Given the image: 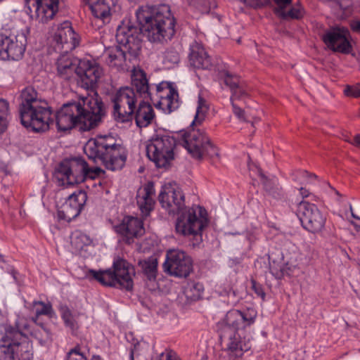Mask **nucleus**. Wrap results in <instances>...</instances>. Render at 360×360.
<instances>
[{
  "label": "nucleus",
  "mask_w": 360,
  "mask_h": 360,
  "mask_svg": "<svg viewBox=\"0 0 360 360\" xmlns=\"http://www.w3.org/2000/svg\"><path fill=\"white\" fill-rule=\"evenodd\" d=\"M105 115V109L97 93L83 97L78 101L63 105L56 112V122L58 131H65L78 127L81 131L96 127Z\"/></svg>",
  "instance_id": "nucleus-1"
},
{
  "label": "nucleus",
  "mask_w": 360,
  "mask_h": 360,
  "mask_svg": "<svg viewBox=\"0 0 360 360\" xmlns=\"http://www.w3.org/2000/svg\"><path fill=\"white\" fill-rule=\"evenodd\" d=\"M136 15L140 30L150 42L164 44L174 37L176 20L168 5L142 6Z\"/></svg>",
  "instance_id": "nucleus-2"
},
{
  "label": "nucleus",
  "mask_w": 360,
  "mask_h": 360,
  "mask_svg": "<svg viewBox=\"0 0 360 360\" xmlns=\"http://www.w3.org/2000/svg\"><path fill=\"white\" fill-rule=\"evenodd\" d=\"M139 30L130 22H122L118 26L116 40L119 44L105 51V63L118 71L130 68V64L136 60L141 49Z\"/></svg>",
  "instance_id": "nucleus-3"
},
{
  "label": "nucleus",
  "mask_w": 360,
  "mask_h": 360,
  "mask_svg": "<svg viewBox=\"0 0 360 360\" xmlns=\"http://www.w3.org/2000/svg\"><path fill=\"white\" fill-rule=\"evenodd\" d=\"M19 113L21 123L34 131H45L51 122V110L48 103L40 98L31 86L23 89L20 95Z\"/></svg>",
  "instance_id": "nucleus-4"
},
{
  "label": "nucleus",
  "mask_w": 360,
  "mask_h": 360,
  "mask_svg": "<svg viewBox=\"0 0 360 360\" xmlns=\"http://www.w3.org/2000/svg\"><path fill=\"white\" fill-rule=\"evenodd\" d=\"M84 151L89 159L95 162L99 160L106 169L112 171L122 169L127 160L124 148L111 134L97 135L89 139Z\"/></svg>",
  "instance_id": "nucleus-5"
},
{
  "label": "nucleus",
  "mask_w": 360,
  "mask_h": 360,
  "mask_svg": "<svg viewBox=\"0 0 360 360\" xmlns=\"http://www.w3.org/2000/svg\"><path fill=\"white\" fill-rule=\"evenodd\" d=\"M131 77L132 86L144 99L149 98L153 103L158 99L157 103H155V106L168 112L179 108L180 105L179 94L170 84H166L165 86H162L161 84L157 85L155 94H154L151 91L146 74L143 70L134 68Z\"/></svg>",
  "instance_id": "nucleus-6"
},
{
  "label": "nucleus",
  "mask_w": 360,
  "mask_h": 360,
  "mask_svg": "<svg viewBox=\"0 0 360 360\" xmlns=\"http://www.w3.org/2000/svg\"><path fill=\"white\" fill-rule=\"evenodd\" d=\"M26 321L18 319L15 326H6L0 337V360H32L30 344L25 340Z\"/></svg>",
  "instance_id": "nucleus-7"
},
{
  "label": "nucleus",
  "mask_w": 360,
  "mask_h": 360,
  "mask_svg": "<svg viewBox=\"0 0 360 360\" xmlns=\"http://www.w3.org/2000/svg\"><path fill=\"white\" fill-rule=\"evenodd\" d=\"M103 172L101 168L90 169L82 158L62 161L56 172V176L62 184L75 185L83 182L86 176L94 178Z\"/></svg>",
  "instance_id": "nucleus-8"
},
{
  "label": "nucleus",
  "mask_w": 360,
  "mask_h": 360,
  "mask_svg": "<svg viewBox=\"0 0 360 360\" xmlns=\"http://www.w3.org/2000/svg\"><path fill=\"white\" fill-rule=\"evenodd\" d=\"M176 148V139L168 134H157L146 145V154L156 167L167 168L174 160Z\"/></svg>",
  "instance_id": "nucleus-9"
},
{
  "label": "nucleus",
  "mask_w": 360,
  "mask_h": 360,
  "mask_svg": "<svg viewBox=\"0 0 360 360\" xmlns=\"http://www.w3.org/2000/svg\"><path fill=\"white\" fill-rule=\"evenodd\" d=\"M183 146L192 158L202 160L219 157L218 148L204 131L192 129L182 135Z\"/></svg>",
  "instance_id": "nucleus-10"
},
{
  "label": "nucleus",
  "mask_w": 360,
  "mask_h": 360,
  "mask_svg": "<svg viewBox=\"0 0 360 360\" xmlns=\"http://www.w3.org/2000/svg\"><path fill=\"white\" fill-rule=\"evenodd\" d=\"M179 215L176 222V231L183 236H200V232L207 225L206 214L202 207L184 208L179 212Z\"/></svg>",
  "instance_id": "nucleus-11"
},
{
  "label": "nucleus",
  "mask_w": 360,
  "mask_h": 360,
  "mask_svg": "<svg viewBox=\"0 0 360 360\" xmlns=\"http://www.w3.org/2000/svg\"><path fill=\"white\" fill-rule=\"evenodd\" d=\"M111 101L116 120L125 122L133 119L137 103L136 95L133 88L121 87L112 95Z\"/></svg>",
  "instance_id": "nucleus-12"
},
{
  "label": "nucleus",
  "mask_w": 360,
  "mask_h": 360,
  "mask_svg": "<svg viewBox=\"0 0 360 360\" xmlns=\"http://www.w3.org/2000/svg\"><path fill=\"white\" fill-rule=\"evenodd\" d=\"M243 334L228 333L226 330L219 333L220 340L224 346L219 356L220 360H238L250 349L249 340L242 336Z\"/></svg>",
  "instance_id": "nucleus-13"
},
{
  "label": "nucleus",
  "mask_w": 360,
  "mask_h": 360,
  "mask_svg": "<svg viewBox=\"0 0 360 360\" xmlns=\"http://www.w3.org/2000/svg\"><path fill=\"white\" fill-rule=\"evenodd\" d=\"M257 312L254 309H248L244 311L237 309L229 311L224 319L219 323V333L224 330L228 333H243V330L255 323Z\"/></svg>",
  "instance_id": "nucleus-14"
},
{
  "label": "nucleus",
  "mask_w": 360,
  "mask_h": 360,
  "mask_svg": "<svg viewBox=\"0 0 360 360\" xmlns=\"http://www.w3.org/2000/svg\"><path fill=\"white\" fill-rule=\"evenodd\" d=\"M27 39L20 32L14 30L0 36V57L3 60L20 59L25 51Z\"/></svg>",
  "instance_id": "nucleus-15"
},
{
  "label": "nucleus",
  "mask_w": 360,
  "mask_h": 360,
  "mask_svg": "<svg viewBox=\"0 0 360 360\" xmlns=\"http://www.w3.org/2000/svg\"><path fill=\"white\" fill-rule=\"evenodd\" d=\"M297 215L303 228L309 232L318 233L323 230L326 217L316 205L301 200L297 205Z\"/></svg>",
  "instance_id": "nucleus-16"
},
{
  "label": "nucleus",
  "mask_w": 360,
  "mask_h": 360,
  "mask_svg": "<svg viewBox=\"0 0 360 360\" xmlns=\"http://www.w3.org/2000/svg\"><path fill=\"white\" fill-rule=\"evenodd\" d=\"M164 271L176 277H187L193 270L191 258L184 251L171 250L163 264Z\"/></svg>",
  "instance_id": "nucleus-17"
},
{
  "label": "nucleus",
  "mask_w": 360,
  "mask_h": 360,
  "mask_svg": "<svg viewBox=\"0 0 360 360\" xmlns=\"http://www.w3.org/2000/svg\"><path fill=\"white\" fill-rule=\"evenodd\" d=\"M53 41L56 51L64 53L75 49L79 44L77 34L69 21H65L57 27L53 35Z\"/></svg>",
  "instance_id": "nucleus-18"
},
{
  "label": "nucleus",
  "mask_w": 360,
  "mask_h": 360,
  "mask_svg": "<svg viewBox=\"0 0 360 360\" xmlns=\"http://www.w3.org/2000/svg\"><path fill=\"white\" fill-rule=\"evenodd\" d=\"M349 31L344 27H332L322 37L323 41L330 49L342 53L351 52L352 45L349 41Z\"/></svg>",
  "instance_id": "nucleus-19"
},
{
  "label": "nucleus",
  "mask_w": 360,
  "mask_h": 360,
  "mask_svg": "<svg viewBox=\"0 0 360 360\" xmlns=\"http://www.w3.org/2000/svg\"><path fill=\"white\" fill-rule=\"evenodd\" d=\"M76 75L82 88L94 89L103 75V69L96 63L81 60L76 68Z\"/></svg>",
  "instance_id": "nucleus-20"
},
{
  "label": "nucleus",
  "mask_w": 360,
  "mask_h": 360,
  "mask_svg": "<svg viewBox=\"0 0 360 360\" xmlns=\"http://www.w3.org/2000/svg\"><path fill=\"white\" fill-rule=\"evenodd\" d=\"M86 199L85 191L79 190L74 192L58 209V218L70 221L77 217L85 205Z\"/></svg>",
  "instance_id": "nucleus-21"
},
{
  "label": "nucleus",
  "mask_w": 360,
  "mask_h": 360,
  "mask_svg": "<svg viewBox=\"0 0 360 360\" xmlns=\"http://www.w3.org/2000/svg\"><path fill=\"white\" fill-rule=\"evenodd\" d=\"M158 200L169 213H176L184 207L185 196L179 188L167 187L160 192Z\"/></svg>",
  "instance_id": "nucleus-22"
},
{
  "label": "nucleus",
  "mask_w": 360,
  "mask_h": 360,
  "mask_svg": "<svg viewBox=\"0 0 360 360\" xmlns=\"http://www.w3.org/2000/svg\"><path fill=\"white\" fill-rule=\"evenodd\" d=\"M115 231L127 243L134 242V239L143 235L145 230L143 223L138 218L125 217L122 222L115 226Z\"/></svg>",
  "instance_id": "nucleus-23"
},
{
  "label": "nucleus",
  "mask_w": 360,
  "mask_h": 360,
  "mask_svg": "<svg viewBox=\"0 0 360 360\" xmlns=\"http://www.w3.org/2000/svg\"><path fill=\"white\" fill-rule=\"evenodd\" d=\"M113 269L117 285L131 290L134 286L132 277L135 275L134 266L125 259L119 258L113 262Z\"/></svg>",
  "instance_id": "nucleus-24"
},
{
  "label": "nucleus",
  "mask_w": 360,
  "mask_h": 360,
  "mask_svg": "<svg viewBox=\"0 0 360 360\" xmlns=\"http://www.w3.org/2000/svg\"><path fill=\"white\" fill-rule=\"evenodd\" d=\"M32 1L35 17L42 23L52 19L58 10V0H25L27 4Z\"/></svg>",
  "instance_id": "nucleus-25"
},
{
  "label": "nucleus",
  "mask_w": 360,
  "mask_h": 360,
  "mask_svg": "<svg viewBox=\"0 0 360 360\" xmlns=\"http://www.w3.org/2000/svg\"><path fill=\"white\" fill-rule=\"evenodd\" d=\"M154 184L149 181L141 187L136 195L137 205L143 215L147 217L153 210L155 201Z\"/></svg>",
  "instance_id": "nucleus-26"
},
{
  "label": "nucleus",
  "mask_w": 360,
  "mask_h": 360,
  "mask_svg": "<svg viewBox=\"0 0 360 360\" xmlns=\"http://www.w3.org/2000/svg\"><path fill=\"white\" fill-rule=\"evenodd\" d=\"M189 62L191 66L198 69L209 70L212 66L211 58L204 47L197 43L191 47Z\"/></svg>",
  "instance_id": "nucleus-27"
},
{
  "label": "nucleus",
  "mask_w": 360,
  "mask_h": 360,
  "mask_svg": "<svg viewBox=\"0 0 360 360\" xmlns=\"http://www.w3.org/2000/svg\"><path fill=\"white\" fill-rule=\"evenodd\" d=\"M134 117L136 125L139 128H143L151 124L155 117V112L150 104L142 101L139 103L136 111H134Z\"/></svg>",
  "instance_id": "nucleus-28"
},
{
  "label": "nucleus",
  "mask_w": 360,
  "mask_h": 360,
  "mask_svg": "<svg viewBox=\"0 0 360 360\" xmlns=\"http://www.w3.org/2000/svg\"><path fill=\"white\" fill-rule=\"evenodd\" d=\"M56 64L58 74L61 78L69 80L76 74L77 68L68 53L61 54Z\"/></svg>",
  "instance_id": "nucleus-29"
},
{
  "label": "nucleus",
  "mask_w": 360,
  "mask_h": 360,
  "mask_svg": "<svg viewBox=\"0 0 360 360\" xmlns=\"http://www.w3.org/2000/svg\"><path fill=\"white\" fill-rule=\"evenodd\" d=\"M88 4L93 15L101 19L104 22L109 21L110 17V8L105 0H83Z\"/></svg>",
  "instance_id": "nucleus-30"
},
{
  "label": "nucleus",
  "mask_w": 360,
  "mask_h": 360,
  "mask_svg": "<svg viewBox=\"0 0 360 360\" xmlns=\"http://www.w3.org/2000/svg\"><path fill=\"white\" fill-rule=\"evenodd\" d=\"M204 288L203 285L194 281H190L184 287V293L187 300L195 301L199 300L202 297Z\"/></svg>",
  "instance_id": "nucleus-31"
},
{
  "label": "nucleus",
  "mask_w": 360,
  "mask_h": 360,
  "mask_svg": "<svg viewBox=\"0 0 360 360\" xmlns=\"http://www.w3.org/2000/svg\"><path fill=\"white\" fill-rule=\"evenodd\" d=\"M90 274L98 281L101 284L105 286H117L116 279H115V274L110 269L105 271L90 270Z\"/></svg>",
  "instance_id": "nucleus-32"
},
{
  "label": "nucleus",
  "mask_w": 360,
  "mask_h": 360,
  "mask_svg": "<svg viewBox=\"0 0 360 360\" xmlns=\"http://www.w3.org/2000/svg\"><path fill=\"white\" fill-rule=\"evenodd\" d=\"M92 243V238L81 231H75L71 238L72 246L78 251L83 250L86 246L91 245Z\"/></svg>",
  "instance_id": "nucleus-33"
},
{
  "label": "nucleus",
  "mask_w": 360,
  "mask_h": 360,
  "mask_svg": "<svg viewBox=\"0 0 360 360\" xmlns=\"http://www.w3.org/2000/svg\"><path fill=\"white\" fill-rule=\"evenodd\" d=\"M139 266L149 279L156 277L158 267V259L156 258L150 257L147 259L139 261Z\"/></svg>",
  "instance_id": "nucleus-34"
},
{
  "label": "nucleus",
  "mask_w": 360,
  "mask_h": 360,
  "mask_svg": "<svg viewBox=\"0 0 360 360\" xmlns=\"http://www.w3.org/2000/svg\"><path fill=\"white\" fill-rule=\"evenodd\" d=\"M352 0H335L332 6L335 13L340 18H345L352 12Z\"/></svg>",
  "instance_id": "nucleus-35"
},
{
  "label": "nucleus",
  "mask_w": 360,
  "mask_h": 360,
  "mask_svg": "<svg viewBox=\"0 0 360 360\" xmlns=\"http://www.w3.org/2000/svg\"><path fill=\"white\" fill-rule=\"evenodd\" d=\"M304 13V11L302 8L300 6H295L288 10H286V8L283 10L280 9V13L278 15L284 20H298L303 17Z\"/></svg>",
  "instance_id": "nucleus-36"
},
{
  "label": "nucleus",
  "mask_w": 360,
  "mask_h": 360,
  "mask_svg": "<svg viewBox=\"0 0 360 360\" xmlns=\"http://www.w3.org/2000/svg\"><path fill=\"white\" fill-rule=\"evenodd\" d=\"M30 335L38 340L41 345H45L51 341L50 333L43 327H37L33 329Z\"/></svg>",
  "instance_id": "nucleus-37"
},
{
  "label": "nucleus",
  "mask_w": 360,
  "mask_h": 360,
  "mask_svg": "<svg viewBox=\"0 0 360 360\" xmlns=\"http://www.w3.org/2000/svg\"><path fill=\"white\" fill-rule=\"evenodd\" d=\"M221 75L224 77L225 84L230 88L231 92H233V96H238V92L235 89L241 84L240 79L227 71L223 72Z\"/></svg>",
  "instance_id": "nucleus-38"
},
{
  "label": "nucleus",
  "mask_w": 360,
  "mask_h": 360,
  "mask_svg": "<svg viewBox=\"0 0 360 360\" xmlns=\"http://www.w3.org/2000/svg\"><path fill=\"white\" fill-rule=\"evenodd\" d=\"M32 310L35 313L36 318L33 319L34 322L37 318L41 315H49L52 312V307L51 304H45L43 302H34L32 304Z\"/></svg>",
  "instance_id": "nucleus-39"
},
{
  "label": "nucleus",
  "mask_w": 360,
  "mask_h": 360,
  "mask_svg": "<svg viewBox=\"0 0 360 360\" xmlns=\"http://www.w3.org/2000/svg\"><path fill=\"white\" fill-rule=\"evenodd\" d=\"M198 104L195 116L194 123H201L205 117L206 113L209 110V107L206 103V101L200 96H198Z\"/></svg>",
  "instance_id": "nucleus-40"
},
{
  "label": "nucleus",
  "mask_w": 360,
  "mask_h": 360,
  "mask_svg": "<svg viewBox=\"0 0 360 360\" xmlns=\"http://www.w3.org/2000/svg\"><path fill=\"white\" fill-rule=\"evenodd\" d=\"M179 61V54L174 48H169L163 53L164 64L171 66L178 63Z\"/></svg>",
  "instance_id": "nucleus-41"
},
{
  "label": "nucleus",
  "mask_w": 360,
  "mask_h": 360,
  "mask_svg": "<svg viewBox=\"0 0 360 360\" xmlns=\"http://www.w3.org/2000/svg\"><path fill=\"white\" fill-rule=\"evenodd\" d=\"M261 176L264 179L263 184L265 190L274 197L278 196L281 188L275 186L264 174H262Z\"/></svg>",
  "instance_id": "nucleus-42"
},
{
  "label": "nucleus",
  "mask_w": 360,
  "mask_h": 360,
  "mask_svg": "<svg viewBox=\"0 0 360 360\" xmlns=\"http://www.w3.org/2000/svg\"><path fill=\"white\" fill-rule=\"evenodd\" d=\"M66 360H87L86 357L81 352L79 346L70 350L67 354Z\"/></svg>",
  "instance_id": "nucleus-43"
},
{
  "label": "nucleus",
  "mask_w": 360,
  "mask_h": 360,
  "mask_svg": "<svg viewBox=\"0 0 360 360\" xmlns=\"http://www.w3.org/2000/svg\"><path fill=\"white\" fill-rule=\"evenodd\" d=\"M9 103L3 98H0V120L8 122Z\"/></svg>",
  "instance_id": "nucleus-44"
},
{
  "label": "nucleus",
  "mask_w": 360,
  "mask_h": 360,
  "mask_svg": "<svg viewBox=\"0 0 360 360\" xmlns=\"http://www.w3.org/2000/svg\"><path fill=\"white\" fill-rule=\"evenodd\" d=\"M62 317L67 326H70L71 328L75 327V321L70 310L68 307L63 309Z\"/></svg>",
  "instance_id": "nucleus-45"
},
{
  "label": "nucleus",
  "mask_w": 360,
  "mask_h": 360,
  "mask_svg": "<svg viewBox=\"0 0 360 360\" xmlns=\"http://www.w3.org/2000/svg\"><path fill=\"white\" fill-rule=\"evenodd\" d=\"M250 283L252 290L258 297H259L262 300H264L266 293L264 290L262 285L258 283L253 278H251Z\"/></svg>",
  "instance_id": "nucleus-46"
},
{
  "label": "nucleus",
  "mask_w": 360,
  "mask_h": 360,
  "mask_svg": "<svg viewBox=\"0 0 360 360\" xmlns=\"http://www.w3.org/2000/svg\"><path fill=\"white\" fill-rule=\"evenodd\" d=\"M344 93L347 96H352L354 98L360 97V86L359 84L356 86H346Z\"/></svg>",
  "instance_id": "nucleus-47"
},
{
  "label": "nucleus",
  "mask_w": 360,
  "mask_h": 360,
  "mask_svg": "<svg viewBox=\"0 0 360 360\" xmlns=\"http://www.w3.org/2000/svg\"><path fill=\"white\" fill-rule=\"evenodd\" d=\"M232 108H233V112L234 115L241 121L243 122H248V120L245 117V113L244 110L240 107L238 104L236 103H233V101L231 103Z\"/></svg>",
  "instance_id": "nucleus-48"
},
{
  "label": "nucleus",
  "mask_w": 360,
  "mask_h": 360,
  "mask_svg": "<svg viewBox=\"0 0 360 360\" xmlns=\"http://www.w3.org/2000/svg\"><path fill=\"white\" fill-rule=\"evenodd\" d=\"M235 90L237 91L238 96H234L233 92H232V96L231 97V103L233 101V103H236V100H240L245 96H248V95L247 91L245 89V88L242 84H240L238 87L236 88Z\"/></svg>",
  "instance_id": "nucleus-49"
},
{
  "label": "nucleus",
  "mask_w": 360,
  "mask_h": 360,
  "mask_svg": "<svg viewBox=\"0 0 360 360\" xmlns=\"http://www.w3.org/2000/svg\"><path fill=\"white\" fill-rule=\"evenodd\" d=\"M277 5L275 8V12L278 15L280 13V9L283 10L287 8L292 3V0H274Z\"/></svg>",
  "instance_id": "nucleus-50"
},
{
  "label": "nucleus",
  "mask_w": 360,
  "mask_h": 360,
  "mask_svg": "<svg viewBox=\"0 0 360 360\" xmlns=\"http://www.w3.org/2000/svg\"><path fill=\"white\" fill-rule=\"evenodd\" d=\"M300 177L303 178V179H309V178L316 179L317 176L315 174L309 173L306 170H302V171H299L297 173V174L295 176L294 180L297 181Z\"/></svg>",
  "instance_id": "nucleus-51"
},
{
  "label": "nucleus",
  "mask_w": 360,
  "mask_h": 360,
  "mask_svg": "<svg viewBox=\"0 0 360 360\" xmlns=\"http://www.w3.org/2000/svg\"><path fill=\"white\" fill-rule=\"evenodd\" d=\"M160 360H179V358L174 352L167 350L165 353L161 354Z\"/></svg>",
  "instance_id": "nucleus-52"
},
{
  "label": "nucleus",
  "mask_w": 360,
  "mask_h": 360,
  "mask_svg": "<svg viewBox=\"0 0 360 360\" xmlns=\"http://www.w3.org/2000/svg\"><path fill=\"white\" fill-rule=\"evenodd\" d=\"M350 27L353 32L360 33V19H354L351 20Z\"/></svg>",
  "instance_id": "nucleus-53"
},
{
  "label": "nucleus",
  "mask_w": 360,
  "mask_h": 360,
  "mask_svg": "<svg viewBox=\"0 0 360 360\" xmlns=\"http://www.w3.org/2000/svg\"><path fill=\"white\" fill-rule=\"evenodd\" d=\"M300 195L302 198V200H304V198H309V197H314V195L306 188L301 186L298 188Z\"/></svg>",
  "instance_id": "nucleus-54"
},
{
  "label": "nucleus",
  "mask_w": 360,
  "mask_h": 360,
  "mask_svg": "<svg viewBox=\"0 0 360 360\" xmlns=\"http://www.w3.org/2000/svg\"><path fill=\"white\" fill-rule=\"evenodd\" d=\"M347 141L360 148V134L355 135L352 141L349 140H347Z\"/></svg>",
  "instance_id": "nucleus-55"
},
{
  "label": "nucleus",
  "mask_w": 360,
  "mask_h": 360,
  "mask_svg": "<svg viewBox=\"0 0 360 360\" xmlns=\"http://www.w3.org/2000/svg\"><path fill=\"white\" fill-rule=\"evenodd\" d=\"M264 0H248L245 3H248L251 6H257L262 4Z\"/></svg>",
  "instance_id": "nucleus-56"
},
{
  "label": "nucleus",
  "mask_w": 360,
  "mask_h": 360,
  "mask_svg": "<svg viewBox=\"0 0 360 360\" xmlns=\"http://www.w3.org/2000/svg\"><path fill=\"white\" fill-rule=\"evenodd\" d=\"M8 122L0 120V134L4 133L7 129Z\"/></svg>",
  "instance_id": "nucleus-57"
},
{
  "label": "nucleus",
  "mask_w": 360,
  "mask_h": 360,
  "mask_svg": "<svg viewBox=\"0 0 360 360\" xmlns=\"http://www.w3.org/2000/svg\"><path fill=\"white\" fill-rule=\"evenodd\" d=\"M224 293L227 295H230L231 293H233V295H235V292L233 290V287L231 285H228L227 287L224 288Z\"/></svg>",
  "instance_id": "nucleus-58"
},
{
  "label": "nucleus",
  "mask_w": 360,
  "mask_h": 360,
  "mask_svg": "<svg viewBox=\"0 0 360 360\" xmlns=\"http://www.w3.org/2000/svg\"><path fill=\"white\" fill-rule=\"evenodd\" d=\"M6 314L5 307H3V309L0 308V316H4Z\"/></svg>",
  "instance_id": "nucleus-59"
},
{
  "label": "nucleus",
  "mask_w": 360,
  "mask_h": 360,
  "mask_svg": "<svg viewBox=\"0 0 360 360\" xmlns=\"http://www.w3.org/2000/svg\"><path fill=\"white\" fill-rule=\"evenodd\" d=\"M350 211H351L352 216L354 218L357 219H359V217H357V216H356V215L353 212V210H352V206H350Z\"/></svg>",
  "instance_id": "nucleus-60"
},
{
  "label": "nucleus",
  "mask_w": 360,
  "mask_h": 360,
  "mask_svg": "<svg viewBox=\"0 0 360 360\" xmlns=\"http://www.w3.org/2000/svg\"><path fill=\"white\" fill-rule=\"evenodd\" d=\"M351 224L355 227V229L359 231L360 230V227L354 221H351Z\"/></svg>",
  "instance_id": "nucleus-61"
},
{
  "label": "nucleus",
  "mask_w": 360,
  "mask_h": 360,
  "mask_svg": "<svg viewBox=\"0 0 360 360\" xmlns=\"http://www.w3.org/2000/svg\"><path fill=\"white\" fill-rule=\"evenodd\" d=\"M130 357H131V360H134V352L133 351L131 352Z\"/></svg>",
  "instance_id": "nucleus-62"
},
{
  "label": "nucleus",
  "mask_w": 360,
  "mask_h": 360,
  "mask_svg": "<svg viewBox=\"0 0 360 360\" xmlns=\"http://www.w3.org/2000/svg\"><path fill=\"white\" fill-rule=\"evenodd\" d=\"M243 2H246L248 0H240Z\"/></svg>",
  "instance_id": "nucleus-63"
},
{
  "label": "nucleus",
  "mask_w": 360,
  "mask_h": 360,
  "mask_svg": "<svg viewBox=\"0 0 360 360\" xmlns=\"http://www.w3.org/2000/svg\"><path fill=\"white\" fill-rule=\"evenodd\" d=\"M359 220H360V217H359Z\"/></svg>",
  "instance_id": "nucleus-64"
}]
</instances>
